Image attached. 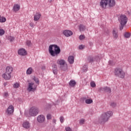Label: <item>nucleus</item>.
I'll return each mask as SVG.
<instances>
[{"label":"nucleus","mask_w":131,"mask_h":131,"mask_svg":"<svg viewBox=\"0 0 131 131\" xmlns=\"http://www.w3.org/2000/svg\"><path fill=\"white\" fill-rule=\"evenodd\" d=\"M113 115V113L111 111H108L102 114L98 119V122L100 124H104L107 122L109 119Z\"/></svg>","instance_id":"nucleus-1"},{"label":"nucleus","mask_w":131,"mask_h":131,"mask_svg":"<svg viewBox=\"0 0 131 131\" xmlns=\"http://www.w3.org/2000/svg\"><path fill=\"white\" fill-rule=\"evenodd\" d=\"M49 52L51 56L55 57V56H57L60 54L61 49L57 45H52L49 46Z\"/></svg>","instance_id":"nucleus-2"},{"label":"nucleus","mask_w":131,"mask_h":131,"mask_svg":"<svg viewBox=\"0 0 131 131\" xmlns=\"http://www.w3.org/2000/svg\"><path fill=\"white\" fill-rule=\"evenodd\" d=\"M119 21H120V30H122L123 28L124 27V25L127 23V17L126 16L124 15H121L120 18L118 19Z\"/></svg>","instance_id":"nucleus-3"},{"label":"nucleus","mask_w":131,"mask_h":131,"mask_svg":"<svg viewBox=\"0 0 131 131\" xmlns=\"http://www.w3.org/2000/svg\"><path fill=\"white\" fill-rule=\"evenodd\" d=\"M114 73L116 76H118L120 78H124V76H125V73L124 72V71H123L122 69H120V68L115 69Z\"/></svg>","instance_id":"nucleus-4"},{"label":"nucleus","mask_w":131,"mask_h":131,"mask_svg":"<svg viewBox=\"0 0 131 131\" xmlns=\"http://www.w3.org/2000/svg\"><path fill=\"white\" fill-rule=\"evenodd\" d=\"M29 114L30 116H36V115L38 114V108L35 106L31 107L29 111Z\"/></svg>","instance_id":"nucleus-5"},{"label":"nucleus","mask_w":131,"mask_h":131,"mask_svg":"<svg viewBox=\"0 0 131 131\" xmlns=\"http://www.w3.org/2000/svg\"><path fill=\"white\" fill-rule=\"evenodd\" d=\"M14 113V106L13 105H9L8 108L6 111V113L7 115H12Z\"/></svg>","instance_id":"nucleus-6"},{"label":"nucleus","mask_w":131,"mask_h":131,"mask_svg":"<svg viewBox=\"0 0 131 131\" xmlns=\"http://www.w3.org/2000/svg\"><path fill=\"white\" fill-rule=\"evenodd\" d=\"M99 59L100 58H99L98 56H94V57L89 56L88 57V60L89 62H90V63H92L93 62H95V61H96V62H98Z\"/></svg>","instance_id":"nucleus-7"},{"label":"nucleus","mask_w":131,"mask_h":131,"mask_svg":"<svg viewBox=\"0 0 131 131\" xmlns=\"http://www.w3.org/2000/svg\"><path fill=\"white\" fill-rule=\"evenodd\" d=\"M100 6L102 9H106L107 6H108L107 0H101L100 3Z\"/></svg>","instance_id":"nucleus-8"},{"label":"nucleus","mask_w":131,"mask_h":131,"mask_svg":"<svg viewBox=\"0 0 131 131\" xmlns=\"http://www.w3.org/2000/svg\"><path fill=\"white\" fill-rule=\"evenodd\" d=\"M37 120L39 123H43L45 122V120H46V118H45V116L42 115H40L37 117Z\"/></svg>","instance_id":"nucleus-9"},{"label":"nucleus","mask_w":131,"mask_h":131,"mask_svg":"<svg viewBox=\"0 0 131 131\" xmlns=\"http://www.w3.org/2000/svg\"><path fill=\"white\" fill-rule=\"evenodd\" d=\"M116 5L115 0H107V5L110 9H112Z\"/></svg>","instance_id":"nucleus-10"},{"label":"nucleus","mask_w":131,"mask_h":131,"mask_svg":"<svg viewBox=\"0 0 131 131\" xmlns=\"http://www.w3.org/2000/svg\"><path fill=\"white\" fill-rule=\"evenodd\" d=\"M33 85H34V83H29L28 86V92H32L33 91H34V90H35V88H34V86L33 87Z\"/></svg>","instance_id":"nucleus-11"},{"label":"nucleus","mask_w":131,"mask_h":131,"mask_svg":"<svg viewBox=\"0 0 131 131\" xmlns=\"http://www.w3.org/2000/svg\"><path fill=\"white\" fill-rule=\"evenodd\" d=\"M13 70H14V69H13V67H7L6 68V74H11L12 75V72H13Z\"/></svg>","instance_id":"nucleus-12"},{"label":"nucleus","mask_w":131,"mask_h":131,"mask_svg":"<svg viewBox=\"0 0 131 131\" xmlns=\"http://www.w3.org/2000/svg\"><path fill=\"white\" fill-rule=\"evenodd\" d=\"M2 77L5 79V80H9L11 79V77H12V75L5 73L2 75Z\"/></svg>","instance_id":"nucleus-13"},{"label":"nucleus","mask_w":131,"mask_h":131,"mask_svg":"<svg viewBox=\"0 0 131 131\" xmlns=\"http://www.w3.org/2000/svg\"><path fill=\"white\" fill-rule=\"evenodd\" d=\"M63 34L67 37H69V36H71V35H72L73 33L71 31L65 30L63 32Z\"/></svg>","instance_id":"nucleus-14"},{"label":"nucleus","mask_w":131,"mask_h":131,"mask_svg":"<svg viewBox=\"0 0 131 131\" xmlns=\"http://www.w3.org/2000/svg\"><path fill=\"white\" fill-rule=\"evenodd\" d=\"M18 54L20 56H25L27 54V52L25 51V49L22 48L18 50Z\"/></svg>","instance_id":"nucleus-15"},{"label":"nucleus","mask_w":131,"mask_h":131,"mask_svg":"<svg viewBox=\"0 0 131 131\" xmlns=\"http://www.w3.org/2000/svg\"><path fill=\"white\" fill-rule=\"evenodd\" d=\"M13 10L15 13L18 12V11L20 10V5H19V4H14Z\"/></svg>","instance_id":"nucleus-16"},{"label":"nucleus","mask_w":131,"mask_h":131,"mask_svg":"<svg viewBox=\"0 0 131 131\" xmlns=\"http://www.w3.org/2000/svg\"><path fill=\"white\" fill-rule=\"evenodd\" d=\"M40 13H36L34 16V21H38L40 18Z\"/></svg>","instance_id":"nucleus-17"},{"label":"nucleus","mask_w":131,"mask_h":131,"mask_svg":"<svg viewBox=\"0 0 131 131\" xmlns=\"http://www.w3.org/2000/svg\"><path fill=\"white\" fill-rule=\"evenodd\" d=\"M23 126L24 127V128H26L27 129L30 127V123H29L28 121H26L24 122Z\"/></svg>","instance_id":"nucleus-18"},{"label":"nucleus","mask_w":131,"mask_h":131,"mask_svg":"<svg viewBox=\"0 0 131 131\" xmlns=\"http://www.w3.org/2000/svg\"><path fill=\"white\" fill-rule=\"evenodd\" d=\"M68 62L70 64H73L74 63V57L73 56H70L68 57Z\"/></svg>","instance_id":"nucleus-19"},{"label":"nucleus","mask_w":131,"mask_h":131,"mask_svg":"<svg viewBox=\"0 0 131 131\" xmlns=\"http://www.w3.org/2000/svg\"><path fill=\"white\" fill-rule=\"evenodd\" d=\"M57 63L58 65H60V66H63V65L65 64V60L63 59H58Z\"/></svg>","instance_id":"nucleus-20"},{"label":"nucleus","mask_w":131,"mask_h":131,"mask_svg":"<svg viewBox=\"0 0 131 131\" xmlns=\"http://www.w3.org/2000/svg\"><path fill=\"white\" fill-rule=\"evenodd\" d=\"M60 68L61 70H63V71H66L68 69L67 64L64 63L63 65L60 66Z\"/></svg>","instance_id":"nucleus-21"},{"label":"nucleus","mask_w":131,"mask_h":131,"mask_svg":"<svg viewBox=\"0 0 131 131\" xmlns=\"http://www.w3.org/2000/svg\"><path fill=\"white\" fill-rule=\"evenodd\" d=\"M113 34L114 37H115L116 38H117V37H118V32H117V30H116V29H113Z\"/></svg>","instance_id":"nucleus-22"},{"label":"nucleus","mask_w":131,"mask_h":131,"mask_svg":"<svg viewBox=\"0 0 131 131\" xmlns=\"http://www.w3.org/2000/svg\"><path fill=\"white\" fill-rule=\"evenodd\" d=\"M76 84V82H75L74 80H71L69 82V85L70 86H75Z\"/></svg>","instance_id":"nucleus-23"},{"label":"nucleus","mask_w":131,"mask_h":131,"mask_svg":"<svg viewBox=\"0 0 131 131\" xmlns=\"http://www.w3.org/2000/svg\"><path fill=\"white\" fill-rule=\"evenodd\" d=\"M79 29L80 31H84V30L85 29V27L83 26V25H80L79 26Z\"/></svg>","instance_id":"nucleus-24"},{"label":"nucleus","mask_w":131,"mask_h":131,"mask_svg":"<svg viewBox=\"0 0 131 131\" xmlns=\"http://www.w3.org/2000/svg\"><path fill=\"white\" fill-rule=\"evenodd\" d=\"M105 89V91L106 93H108L109 94H110V93H111V88H110V87H107V86H105L104 87Z\"/></svg>","instance_id":"nucleus-25"},{"label":"nucleus","mask_w":131,"mask_h":131,"mask_svg":"<svg viewBox=\"0 0 131 131\" xmlns=\"http://www.w3.org/2000/svg\"><path fill=\"white\" fill-rule=\"evenodd\" d=\"M32 73V68H29L27 70V74H31Z\"/></svg>","instance_id":"nucleus-26"},{"label":"nucleus","mask_w":131,"mask_h":131,"mask_svg":"<svg viewBox=\"0 0 131 131\" xmlns=\"http://www.w3.org/2000/svg\"><path fill=\"white\" fill-rule=\"evenodd\" d=\"M7 20V19H6V17H1L0 18V22L1 23H4V22H6V21Z\"/></svg>","instance_id":"nucleus-27"},{"label":"nucleus","mask_w":131,"mask_h":131,"mask_svg":"<svg viewBox=\"0 0 131 131\" xmlns=\"http://www.w3.org/2000/svg\"><path fill=\"white\" fill-rule=\"evenodd\" d=\"M86 104H92L93 103V100L92 99H86L85 100Z\"/></svg>","instance_id":"nucleus-28"},{"label":"nucleus","mask_w":131,"mask_h":131,"mask_svg":"<svg viewBox=\"0 0 131 131\" xmlns=\"http://www.w3.org/2000/svg\"><path fill=\"white\" fill-rule=\"evenodd\" d=\"M98 92H100V93L102 92H105V87H100L98 89Z\"/></svg>","instance_id":"nucleus-29"},{"label":"nucleus","mask_w":131,"mask_h":131,"mask_svg":"<svg viewBox=\"0 0 131 131\" xmlns=\"http://www.w3.org/2000/svg\"><path fill=\"white\" fill-rule=\"evenodd\" d=\"M124 36L126 38H128L130 37V33H124Z\"/></svg>","instance_id":"nucleus-30"},{"label":"nucleus","mask_w":131,"mask_h":131,"mask_svg":"<svg viewBox=\"0 0 131 131\" xmlns=\"http://www.w3.org/2000/svg\"><path fill=\"white\" fill-rule=\"evenodd\" d=\"M8 39L9 40H10V41L12 42V41H14L15 38L14 37H12V36H9L8 37Z\"/></svg>","instance_id":"nucleus-31"},{"label":"nucleus","mask_w":131,"mask_h":131,"mask_svg":"<svg viewBox=\"0 0 131 131\" xmlns=\"http://www.w3.org/2000/svg\"><path fill=\"white\" fill-rule=\"evenodd\" d=\"M5 34V30L3 29H0V36L4 35Z\"/></svg>","instance_id":"nucleus-32"},{"label":"nucleus","mask_w":131,"mask_h":131,"mask_svg":"<svg viewBox=\"0 0 131 131\" xmlns=\"http://www.w3.org/2000/svg\"><path fill=\"white\" fill-rule=\"evenodd\" d=\"M26 45L29 47H31V46H32V43H31V41L30 40H27L26 42Z\"/></svg>","instance_id":"nucleus-33"},{"label":"nucleus","mask_w":131,"mask_h":131,"mask_svg":"<svg viewBox=\"0 0 131 131\" xmlns=\"http://www.w3.org/2000/svg\"><path fill=\"white\" fill-rule=\"evenodd\" d=\"M110 105L111 106V107H113V108L116 107V103L114 102H112L111 103Z\"/></svg>","instance_id":"nucleus-34"},{"label":"nucleus","mask_w":131,"mask_h":131,"mask_svg":"<svg viewBox=\"0 0 131 131\" xmlns=\"http://www.w3.org/2000/svg\"><path fill=\"white\" fill-rule=\"evenodd\" d=\"M79 38L80 40H82V39H84V38H85V36H84V35H81L79 37Z\"/></svg>","instance_id":"nucleus-35"},{"label":"nucleus","mask_w":131,"mask_h":131,"mask_svg":"<svg viewBox=\"0 0 131 131\" xmlns=\"http://www.w3.org/2000/svg\"><path fill=\"white\" fill-rule=\"evenodd\" d=\"M33 79L34 80V81H35L36 83H39V80H38V78L35 77H34L33 78Z\"/></svg>","instance_id":"nucleus-36"},{"label":"nucleus","mask_w":131,"mask_h":131,"mask_svg":"<svg viewBox=\"0 0 131 131\" xmlns=\"http://www.w3.org/2000/svg\"><path fill=\"white\" fill-rule=\"evenodd\" d=\"M84 122H85V120L84 119H82L80 120V121H79L80 124H81V125L84 124Z\"/></svg>","instance_id":"nucleus-37"},{"label":"nucleus","mask_w":131,"mask_h":131,"mask_svg":"<svg viewBox=\"0 0 131 131\" xmlns=\"http://www.w3.org/2000/svg\"><path fill=\"white\" fill-rule=\"evenodd\" d=\"M19 83H14V85H13V88H14V89H17V88H19Z\"/></svg>","instance_id":"nucleus-38"},{"label":"nucleus","mask_w":131,"mask_h":131,"mask_svg":"<svg viewBox=\"0 0 131 131\" xmlns=\"http://www.w3.org/2000/svg\"><path fill=\"white\" fill-rule=\"evenodd\" d=\"M59 119L61 123H63V122H64V117L61 116Z\"/></svg>","instance_id":"nucleus-39"},{"label":"nucleus","mask_w":131,"mask_h":131,"mask_svg":"<svg viewBox=\"0 0 131 131\" xmlns=\"http://www.w3.org/2000/svg\"><path fill=\"white\" fill-rule=\"evenodd\" d=\"M90 84L92 88H95V86H96V83H95V82H91Z\"/></svg>","instance_id":"nucleus-40"},{"label":"nucleus","mask_w":131,"mask_h":131,"mask_svg":"<svg viewBox=\"0 0 131 131\" xmlns=\"http://www.w3.org/2000/svg\"><path fill=\"white\" fill-rule=\"evenodd\" d=\"M83 49H84V45H80L79 46V50H83Z\"/></svg>","instance_id":"nucleus-41"},{"label":"nucleus","mask_w":131,"mask_h":131,"mask_svg":"<svg viewBox=\"0 0 131 131\" xmlns=\"http://www.w3.org/2000/svg\"><path fill=\"white\" fill-rule=\"evenodd\" d=\"M47 119L48 120H50L51 119V118H52V115L50 114H48L47 115Z\"/></svg>","instance_id":"nucleus-42"},{"label":"nucleus","mask_w":131,"mask_h":131,"mask_svg":"<svg viewBox=\"0 0 131 131\" xmlns=\"http://www.w3.org/2000/svg\"><path fill=\"white\" fill-rule=\"evenodd\" d=\"M109 65H111V66H113L114 65V62H113V61L110 60L108 61Z\"/></svg>","instance_id":"nucleus-43"},{"label":"nucleus","mask_w":131,"mask_h":131,"mask_svg":"<svg viewBox=\"0 0 131 131\" xmlns=\"http://www.w3.org/2000/svg\"><path fill=\"white\" fill-rule=\"evenodd\" d=\"M66 131H72V129H71V128H70V127L68 126V127H66Z\"/></svg>","instance_id":"nucleus-44"},{"label":"nucleus","mask_w":131,"mask_h":131,"mask_svg":"<svg viewBox=\"0 0 131 131\" xmlns=\"http://www.w3.org/2000/svg\"><path fill=\"white\" fill-rule=\"evenodd\" d=\"M83 71H84L85 72L86 71H88V68L86 67V66H84L83 67Z\"/></svg>","instance_id":"nucleus-45"},{"label":"nucleus","mask_w":131,"mask_h":131,"mask_svg":"<svg viewBox=\"0 0 131 131\" xmlns=\"http://www.w3.org/2000/svg\"><path fill=\"white\" fill-rule=\"evenodd\" d=\"M53 70H57V65L54 64L53 66Z\"/></svg>","instance_id":"nucleus-46"},{"label":"nucleus","mask_w":131,"mask_h":131,"mask_svg":"<svg viewBox=\"0 0 131 131\" xmlns=\"http://www.w3.org/2000/svg\"><path fill=\"white\" fill-rule=\"evenodd\" d=\"M9 96V93L8 92H5L4 93V97L5 98H8V96Z\"/></svg>","instance_id":"nucleus-47"},{"label":"nucleus","mask_w":131,"mask_h":131,"mask_svg":"<svg viewBox=\"0 0 131 131\" xmlns=\"http://www.w3.org/2000/svg\"><path fill=\"white\" fill-rule=\"evenodd\" d=\"M30 26H31V27H34V26H35V25H34V23H30Z\"/></svg>","instance_id":"nucleus-48"},{"label":"nucleus","mask_w":131,"mask_h":131,"mask_svg":"<svg viewBox=\"0 0 131 131\" xmlns=\"http://www.w3.org/2000/svg\"><path fill=\"white\" fill-rule=\"evenodd\" d=\"M53 72L54 74H57L58 73V70H53Z\"/></svg>","instance_id":"nucleus-49"},{"label":"nucleus","mask_w":131,"mask_h":131,"mask_svg":"<svg viewBox=\"0 0 131 131\" xmlns=\"http://www.w3.org/2000/svg\"><path fill=\"white\" fill-rule=\"evenodd\" d=\"M89 45L90 47H93V43L92 42H89Z\"/></svg>","instance_id":"nucleus-50"},{"label":"nucleus","mask_w":131,"mask_h":131,"mask_svg":"<svg viewBox=\"0 0 131 131\" xmlns=\"http://www.w3.org/2000/svg\"><path fill=\"white\" fill-rule=\"evenodd\" d=\"M7 82L4 83V86H6L7 85Z\"/></svg>","instance_id":"nucleus-51"},{"label":"nucleus","mask_w":131,"mask_h":131,"mask_svg":"<svg viewBox=\"0 0 131 131\" xmlns=\"http://www.w3.org/2000/svg\"><path fill=\"white\" fill-rule=\"evenodd\" d=\"M42 70L46 69V67H45V66L42 67Z\"/></svg>","instance_id":"nucleus-52"},{"label":"nucleus","mask_w":131,"mask_h":131,"mask_svg":"<svg viewBox=\"0 0 131 131\" xmlns=\"http://www.w3.org/2000/svg\"><path fill=\"white\" fill-rule=\"evenodd\" d=\"M130 129H131V126L130 127Z\"/></svg>","instance_id":"nucleus-53"},{"label":"nucleus","mask_w":131,"mask_h":131,"mask_svg":"<svg viewBox=\"0 0 131 131\" xmlns=\"http://www.w3.org/2000/svg\"><path fill=\"white\" fill-rule=\"evenodd\" d=\"M1 15H0V18H1Z\"/></svg>","instance_id":"nucleus-54"}]
</instances>
